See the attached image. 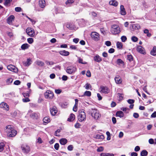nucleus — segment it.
Here are the masks:
<instances>
[{"label":"nucleus","instance_id":"f704fd0d","mask_svg":"<svg viewBox=\"0 0 156 156\" xmlns=\"http://www.w3.org/2000/svg\"><path fill=\"white\" fill-rule=\"evenodd\" d=\"M5 146L4 144L3 143H0V152H2L4 149V147Z\"/></svg>","mask_w":156,"mask_h":156},{"label":"nucleus","instance_id":"0e129e2a","mask_svg":"<svg viewBox=\"0 0 156 156\" xmlns=\"http://www.w3.org/2000/svg\"><path fill=\"white\" fill-rule=\"evenodd\" d=\"M127 102L129 104H133L134 102V101L133 99H129L127 101Z\"/></svg>","mask_w":156,"mask_h":156},{"label":"nucleus","instance_id":"c9c22d12","mask_svg":"<svg viewBox=\"0 0 156 156\" xmlns=\"http://www.w3.org/2000/svg\"><path fill=\"white\" fill-rule=\"evenodd\" d=\"M117 47L118 48H121L122 47V43L121 42H118L116 44Z\"/></svg>","mask_w":156,"mask_h":156},{"label":"nucleus","instance_id":"c756f323","mask_svg":"<svg viewBox=\"0 0 156 156\" xmlns=\"http://www.w3.org/2000/svg\"><path fill=\"white\" fill-rule=\"evenodd\" d=\"M116 115L117 116L122 118L124 116V113L122 111H118L116 112Z\"/></svg>","mask_w":156,"mask_h":156},{"label":"nucleus","instance_id":"cd10ccee","mask_svg":"<svg viewBox=\"0 0 156 156\" xmlns=\"http://www.w3.org/2000/svg\"><path fill=\"white\" fill-rule=\"evenodd\" d=\"M35 63L37 65L40 66H42L44 65V63L43 62L40 60L37 61Z\"/></svg>","mask_w":156,"mask_h":156},{"label":"nucleus","instance_id":"c03bdc74","mask_svg":"<svg viewBox=\"0 0 156 156\" xmlns=\"http://www.w3.org/2000/svg\"><path fill=\"white\" fill-rule=\"evenodd\" d=\"M13 79L12 78H9L6 80V83L8 84H9L12 83L13 81Z\"/></svg>","mask_w":156,"mask_h":156},{"label":"nucleus","instance_id":"2eb2a0df","mask_svg":"<svg viewBox=\"0 0 156 156\" xmlns=\"http://www.w3.org/2000/svg\"><path fill=\"white\" fill-rule=\"evenodd\" d=\"M137 51L141 54L144 55L146 54L144 49L140 46H137Z\"/></svg>","mask_w":156,"mask_h":156},{"label":"nucleus","instance_id":"f3484780","mask_svg":"<svg viewBox=\"0 0 156 156\" xmlns=\"http://www.w3.org/2000/svg\"><path fill=\"white\" fill-rule=\"evenodd\" d=\"M115 80L116 83L117 84H120L122 82V78L119 76H117L115 77Z\"/></svg>","mask_w":156,"mask_h":156},{"label":"nucleus","instance_id":"864d4df0","mask_svg":"<svg viewBox=\"0 0 156 156\" xmlns=\"http://www.w3.org/2000/svg\"><path fill=\"white\" fill-rule=\"evenodd\" d=\"M127 59L130 61L133 60V56L131 55H128L127 56Z\"/></svg>","mask_w":156,"mask_h":156},{"label":"nucleus","instance_id":"a211bd4d","mask_svg":"<svg viewBox=\"0 0 156 156\" xmlns=\"http://www.w3.org/2000/svg\"><path fill=\"white\" fill-rule=\"evenodd\" d=\"M94 59L95 61L98 62H100L102 61L101 58L98 55H96L94 57Z\"/></svg>","mask_w":156,"mask_h":156},{"label":"nucleus","instance_id":"72a5a7b5","mask_svg":"<svg viewBox=\"0 0 156 156\" xmlns=\"http://www.w3.org/2000/svg\"><path fill=\"white\" fill-rule=\"evenodd\" d=\"M147 152L145 150L142 151L140 153L141 156H147Z\"/></svg>","mask_w":156,"mask_h":156},{"label":"nucleus","instance_id":"5fc2aeb1","mask_svg":"<svg viewBox=\"0 0 156 156\" xmlns=\"http://www.w3.org/2000/svg\"><path fill=\"white\" fill-rule=\"evenodd\" d=\"M12 0H5V2L4 4L5 5H7L8 4L10 3Z\"/></svg>","mask_w":156,"mask_h":156},{"label":"nucleus","instance_id":"c85d7f7f","mask_svg":"<svg viewBox=\"0 0 156 156\" xmlns=\"http://www.w3.org/2000/svg\"><path fill=\"white\" fill-rule=\"evenodd\" d=\"M100 156H114V155L112 153H102L101 154Z\"/></svg>","mask_w":156,"mask_h":156},{"label":"nucleus","instance_id":"13d9d810","mask_svg":"<svg viewBox=\"0 0 156 156\" xmlns=\"http://www.w3.org/2000/svg\"><path fill=\"white\" fill-rule=\"evenodd\" d=\"M156 117V112H154L151 115V118H154Z\"/></svg>","mask_w":156,"mask_h":156},{"label":"nucleus","instance_id":"4d7b16f0","mask_svg":"<svg viewBox=\"0 0 156 156\" xmlns=\"http://www.w3.org/2000/svg\"><path fill=\"white\" fill-rule=\"evenodd\" d=\"M37 142L39 144H41L42 143L43 141L40 137H38L37 139Z\"/></svg>","mask_w":156,"mask_h":156},{"label":"nucleus","instance_id":"39448f33","mask_svg":"<svg viewBox=\"0 0 156 156\" xmlns=\"http://www.w3.org/2000/svg\"><path fill=\"white\" fill-rule=\"evenodd\" d=\"M21 148L23 152L26 154L28 153L30 151V147L26 144L22 145Z\"/></svg>","mask_w":156,"mask_h":156},{"label":"nucleus","instance_id":"7ed1b4c3","mask_svg":"<svg viewBox=\"0 0 156 156\" xmlns=\"http://www.w3.org/2000/svg\"><path fill=\"white\" fill-rule=\"evenodd\" d=\"M86 115L85 112L82 110L79 111V113L78 115V120L80 122L84 121L86 120Z\"/></svg>","mask_w":156,"mask_h":156},{"label":"nucleus","instance_id":"774afa93","mask_svg":"<svg viewBox=\"0 0 156 156\" xmlns=\"http://www.w3.org/2000/svg\"><path fill=\"white\" fill-rule=\"evenodd\" d=\"M68 77L67 76L65 75H63L62 77V80L64 81L66 80H67Z\"/></svg>","mask_w":156,"mask_h":156},{"label":"nucleus","instance_id":"603ef678","mask_svg":"<svg viewBox=\"0 0 156 156\" xmlns=\"http://www.w3.org/2000/svg\"><path fill=\"white\" fill-rule=\"evenodd\" d=\"M54 148L56 150H58L59 148V145L58 143H56L54 145Z\"/></svg>","mask_w":156,"mask_h":156},{"label":"nucleus","instance_id":"aec40b11","mask_svg":"<svg viewBox=\"0 0 156 156\" xmlns=\"http://www.w3.org/2000/svg\"><path fill=\"white\" fill-rule=\"evenodd\" d=\"M109 4L110 5H112L116 7L118 5V2L115 0H112L110 1L109 2Z\"/></svg>","mask_w":156,"mask_h":156},{"label":"nucleus","instance_id":"8fccbe9b","mask_svg":"<svg viewBox=\"0 0 156 156\" xmlns=\"http://www.w3.org/2000/svg\"><path fill=\"white\" fill-rule=\"evenodd\" d=\"M27 18L33 24H34L36 23V21L34 20H33L28 16H27Z\"/></svg>","mask_w":156,"mask_h":156},{"label":"nucleus","instance_id":"79ce46f5","mask_svg":"<svg viewBox=\"0 0 156 156\" xmlns=\"http://www.w3.org/2000/svg\"><path fill=\"white\" fill-rule=\"evenodd\" d=\"M28 42L30 44H32L34 42L33 39L32 38H29L27 39Z\"/></svg>","mask_w":156,"mask_h":156},{"label":"nucleus","instance_id":"9d476101","mask_svg":"<svg viewBox=\"0 0 156 156\" xmlns=\"http://www.w3.org/2000/svg\"><path fill=\"white\" fill-rule=\"evenodd\" d=\"M7 68L9 70L15 73H17L18 71L17 68L12 65L8 66Z\"/></svg>","mask_w":156,"mask_h":156},{"label":"nucleus","instance_id":"2f4dec72","mask_svg":"<svg viewBox=\"0 0 156 156\" xmlns=\"http://www.w3.org/2000/svg\"><path fill=\"white\" fill-rule=\"evenodd\" d=\"M151 54L154 56L156 55V47H154L151 51Z\"/></svg>","mask_w":156,"mask_h":156},{"label":"nucleus","instance_id":"b1692460","mask_svg":"<svg viewBox=\"0 0 156 156\" xmlns=\"http://www.w3.org/2000/svg\"><path fill=\"white\" fill-rule=\"evenodd\" d=\"M39 5L42 8H44L45 5V2L44 0H40L39 1Z\"/></svg>","mask_w":156,"mask_h":156},{"label":"nucleus","instance_id":"423d86ee","mask_svg":"<svg viewBox=\"0 0 156 156\" xmlns=\"http://www.w3.org/2000/svg\"><path fill=\"white\" fill-rule=\"evenodd\" d=\"M26 32L27 34L31 37H34L35 35L34 30L31 28L28 27L26 30Z\"/></svg>","mask_w":156,"mask_h":156},{"label":"nucleus","instance_id":"393cba45","mask_svg":"<svg viewBox=\"0 0 156 156\" xmlns=\"http://www.w3.org/2000/svg\"><path fill=\"white\" fill-rule=\"evenodd\" d=\"M60 144L62 145H65L67 142V140L66 138H62L60 140Z\"/></svg>","mask_w":156,"mask_h":156},{"label":"nucleus","instance_id":"de8ad7c7","mask_svg":"<svg viewBox=\"0 0 156 156\" xmlns=\"http://www.w3.org/2000/svg\"><path fill=\"white\" fill-rule=\"evenodd\" d=\"M73 145H70L68 146L67 149L69 151H72L73 150Z\"/></svg>","mask_w":156,"mask_h":156},{"label":"nucleus","instance_id":"0eeeda50","mask_svg":"<svg viewBox=\"0 0 156 156\" xmlns=\"http://www.w3.org/2000/svg\"><path fill=\"white\" fill-rule=\"evenodd\" d=\"M76 70L75 67L73 66H70L67 67L66 72L69 74H72L75 73Z\"/></svg>","mask_w":156,"mask_h":156},{"label":"nucleus","instance_id":"ddd939ff","mask_svg":"<svg viewBox=\"0 0 156 156\" xmlns=\"http://www.w3.org/2000/svg\"><path fill=\"white\" fill-rule=\"evenodd\" d=\"M0 108H4L7 111H8L9 110V106L4 102H2L0 104Z\"/></svg>","mask_w":156,"mask_h":156},{"label":"nucleus","instance_id":"338daca9","mask_svg":"<svg viewBox=\"0 0 156 156\" xmlns=\"http://www.w3.org/2000/svg\"><path fill=\"white\" fill-rule=\"evenodd\" d=\"M20 83V82L19 80H16L15 81L14 83V84L16 85H18Z\"/></svg>","mask_w":156,"mask_h":156},{"label":"nucleus","instance_id":"e433bc0d","mask_svg":"<svg viewBox=\"0 0 156 156\" xmlns=\"http://www.w3.org/2000/svg\"><path fill=\"white\" fill-rule=\"evenodd\" d=\"M121 109L123 111L125 112L126 113H128L129 111V109L127 108H122Z\"/></svg>","mask_w":156,"mask_h":156},{"label":"nucleus","instance_id":"052dcab7","mask_svg":"<svg viewBox=\"0 0 156 156\" xmlns=\"http://www.w3.org/2000/svg\"><path fill=\"white\" fill-rule=\"evenodd\" d=\"M115 51V50L114 48H110L108 51V52L110 53H112Z\"/></svg>","mask_w":156,"mask_h":156},{"label":"nucleus","instance_id":"58836bf2","mask_svg":"<svg viewBox=\"0 0 156 156\" xmlns=\"http://www.w3.org/2000/svg\"><path fill=\"white\" fill-rule=\"evenodd\" d=\"M117 63L119 65H123L124 62L120 59H119L117 60Z\"/></svg>","mask_w":156,"mask_h":156},{"label":"nucleus","instance_id":"a878e982","mask_svg":"<svg viewBox=\"0 0 156 156\" xmlns=\"http://www.w3.org/2000/svg\"><path fill=\"white\" fill-rule=\"evenodd\" d=\"M74 0H67L65 2L66 6L67 7H69L71 6L72 3H74Z\"/></svg>","mask_w":156,"mask_h":156},{"label":"nucleus","instance_id":"a19ab883","mask_svg":"<svg viewBox=\"0 0 156 156\" xmlns=\"http://www.w3.org/2000/svg\"><path fill=\"white\" fill-rule=\"evenodd\" d=\"M154 101V100L153 99H152V100H148V101H147V100H145L144 101H146V102H144V103L145 104H146V105H147L148 104H150V103H152V102H153Z\"/></svg>","mask_w":156,"mask_h":156},{"label":"nucleus","instance_id":"3c124183","mask_svg":"<svg viewBox=\"0 0 156 156\" xmlns=\"http://www.w3.org/2000/svg\"><path fill=\"white\" fill-rule=\"evenodd\" d=\"M11 115L13 117H16L17 115V112L16 111H14L11 113Z\"/></svg>","mask_w":156,"mask_h":156},{"label":"nucleus","instance_id":"9b49d317","mask_svg":"<svg viewBox=\"0 0 156 156\" xmlns=\"http://www.w3.org/2000/svg\"><path fill=\"white\" fill-rule=\"evenodd\" d=\"M28 114L31 118L33 119H37L38 118V114L35 112H32V111L31 110L29 111Z\"/></svg>","mask_w":156,"mask_h":156},{"label":"nucleus","instance_id":"09e8293b","mask_svg":"<svg viewBox=\"0 0 156 156\" xmlns=\"http://www.w3.org/2000/svg\"><path fill=\"white\" fill-rule=\"evenodd\" d=\"M60 129H58L55 132V135L56 136H59V135L58 134V133L60 132Z\"/></svg>","mask_w":156,"mask_h":156},{"label":"nucleus","instance_id":"69168bd1","mask_svg":"<svg viewBox=\"0 0 156 156\" xmlns=\"http://www.w3.org/2000/svg\"><path fill=\"white\" fill-rule=\"evenodd\" d=\"M21 9L20 7H17L15 8V10L16 12H19L21 11Z\"/></svg>","mask_w":156,"mask_h":156},{"label":"nucleus","instance_id":"1a4fd4ad","mask_svg":"<svg viewBox=\"0 0 156 156\" xmlns=\"http://www.w3.org/2000/svg\"><path fill=\"white\" fill-rule=\"evenodd\" d=\"M99 34L96 32H92L91 34V36L92 38L96 41L99 40Z\"/></svg>","mask_w":156,"mask_h":156},{"label":"nucleus","instance_id":"5701e85b","mask_svg":"<svg viewBox=\"0 0 156 156\" xmlns=\"http://www.w3.org/2000/svg\"><path fill=\"white\" fill-rule=\"evenodd\" d=\"M75 119V115L73 113H71L69 115V117L68 119L67 120L69 122H72Z\"/></svg>","mask_w":156,"mask_h":156},{"label":"nucleus","instance_id":"a18cd8bd","mask_svg":"<svg viewBox=\"0 0 156 156\" xmlns=\"http://www.w3.org/2000/svg\"><path fill=\"white\" fill-rule=\"evenodd\" d=\"M104 149V147L102 146H101L98 147L97 150L98 152H100L103 151Z\"/></svg>","mask_w":156,"mask_h":156},{"label":"nucleus","instance_id":"4468645a","mask_svg":"<svg viewBox=\"0 0 156 156\" xmlns=\"http://www.w3.org/2000/svg\"><path fill=\"white\" fill-rule=\"evenodd\" d=\"M15 17L13 15H11L7 19V23L9 24H12L13 21L14 20Z\"/></svg>","mask_w":156,"mask_h":156},{"label":"nucleus","instance_id":"4c0bfd02","mask_svg":"<svg viewBox=\"0 0 156 156\" xmlns=\"http://www.w3.org/2000/svg\"><path fill=\"white\" fill-rule=\"evenodd\" d=\"M95 138L96 139H103L104 138V136L103 135H100L99 134H97L95 136Z\"/></svg>","mask_w":156,"mask_h":156},{"label":"nucleus","instance_id":"6e6552de","mask_svg":"<svg viewBox=\"0 0 156 156\" xmlns=\"http://www.w3.org/2000/svg\"><path fill=\"white\" fill-rule=\"evenodd\" d=\"M100 92L102 93L106 94L109 92V90L107 87L101 86L100 87Z\"/></svg>","mask_w":156,"mask_h":156},{"label":"nucleus","instance_id":"7c9ffc66","mask_svg":"<svg viewBox=\"0 0 156 156\" xmlns=\"http://www.w3.org/2000/svg\"><path fill=\"white\" fill-rule=\"evenodd\" d=\"M91 95V93L90 91H86L84 93L83 95L81 96V97H84L87 96V97H90Z\"/></svg>","mask_w":156,"mask_h":156},{"label":"nucleus","instance_id":"412c9836","mask_svg":"<svg viewBox=\"0 0 156 156\" xmlns=\"http://www.w3.org/2000/svg\"><path fill=\"white\" fill-rule=\"evenodd\" d=\"M59 53L61 55L66 56L68 55L69 54V52L65 50L60 51Z\"/></svg>","mask_w":156,"mask_h":156},{"label":"nucleus","instance_id":"4be33fe9","mask_svg":"<svg viewBox=\"0 0 156 156\" xmlns=\"http://www.w3.org/2000/svg\"><path fill=\"white\" fill-rule=\"evenodd\" d=\"M32 62V61L31 59H27L26 62H23V64L25 66H28L31 64Z\"/></svg>","mask_w":156,"mask_h":156},{"label":"nucleus","instance_id":"6e6d98bb","mask_svg":"<svg viewBox=\"0 0 156 156\" xmlns=\"http://www.w3.org/2000/svg\"><path fill=\"white\" fill-rule=\"evenodd\" d=\"M105 44L108 46H109L111 45V43L110 41H107L105 42Z\"/></svg>","mask_w":156,"mask_h":156},{"label":"nucleus","instance_id":"dca6fc26","mask_svg":"<svg viewBox=\"0 0 156 156\" xmlns=\"http://www.w3.org/2000/svg\"><path fill=\"white\" fill-rule=\"evenodd\" d=\"M51 113L52 115H55L57 112V108L55 107H53L50 110Z\"/></svg>","mask_w":156,"mask_h":156},{"label":"nucleus","instance_id":"f03ea898","mask_svg":"<svg viewBox=\"0 0 156 156\" xmlns=\"http://www.w3.org/2000/svg\"><path fill=\"white\" fill-rule=\"evenodd\" d=\"M110 31L113 34H117L120 32V28L118 25L113 24L111 26Z\"/></svg>","mask_w":156,"mask_h":156},{"label":"nucleus","instance_id":"49530a36","mask_svg":"<svg viewBox=\"0 0 156 156\" xmlns=\"http://www.w3.org/2000/svg\"><path fill=\"white\" fill-rule=\"evenodd\" d=\"M121 38L122 41L123 42H125L127 40L126 37L124 36H122Z\"/></svg>","mask_w":156,"mask_h":156},{"label":"nucleus","instance_id":"bf43d9fd","mask_svg":"<svg viewBox=\"0 0 156 156\" xmlns=\"http://www.w3.org/2000/svg\"><path fill=\"white\" fill-rule=\"evenodd\" d=\"M80 126H81V125L79 123H77L75 125V127L76 128H80Z\"/></svg>","mask_w":156,"mask_h":156},{"label":"nucleus","instance_id":"20e7f679","mask_svg":"<svg viewBox=\"0 0 156 156\" xmlns=\"http://www.w3.org/2000/svg\"><path fill=\"white\" fill-rule=\"evenodd\" d=\"M91 115L95 119L97 120L101 117L99 111L96 109H92L91 111Z\"/></svg>","mask_w":156,"mask_h":156},{"label":"nucleus","instance_id":"f8f14e48","mask_svg":"<svg viewBox=\"0 0 156 156\" xmlns=\"http://www.w3.org/2000/svg\"><path fill=\"white\" fill-rule=\"evenodd\" d=\"M45 98H52L54 96L53 92L50 90H48L44 94Z\"/></svg>","mask_w":156,"mask_h":156},{"label":"nucleus","instance_id":"473e14b6","mask_svg":"<svg viewBox=\"0 0 156 156\" xmlns=\"http://www.w3.org/2000/svg\"><path fill=\"white\" fill-rule=\"evenodd\" d=\"M43 121L44 123H47L50 121V119L48 117H45L43 119Z\"/></svg>","mask_w":156,"mask_h":156},{"label":"nucleus","instance_id":"37998d69","mask_svg":"<svg viewBox=\"0 0 156 156\" xmlns=\"http://www.w3.org/2000/svg\"><path fill=\"white\" fill-rule=\"evenodd\" d=\"M85 87L86 89L87 90H88L91 87V85L88 83H86L85 86Z\"/></svg>","mask_w":156,"mask_h":156},{"label":"nucleus","instance_id":"bb28decb","mask_svg":"<svg viewBox=\"0 0 156 156\" xmlns=\"http://www.w3.org/2000/svg\"><path fill=\"white\" fill-rule=\"evenodd\" d=\"M30 45L27 43L24 44H22L21 46V48L22 50H25L28 49Z\"/></svg>","mask_w":156,"mask_h":156},{"label":"nucleus","instance_id":"6ab92c4d","mask_svg":"<svg viewBox=\"0 0 156 156\" xmlns=\"http://www.w3.org/2000/svg\"><path fill=\"white\" fill-rule=\"evenodd\" d=\"M120 13L122 15H125L126 14V12L123 5H121L120 7Z\"/></svg>","mask_w":156,"mask_h":156},{"label":"nucleus","instance_id":"ea45409f","mask_svg":"<svg viewBox=\"0 0 156 156\" xmlns=\"http://www.w3.org/2000/svg\"><path fill=\"white\" fill-rule=\"evenodd\" d=\"M78 62L79 63H81L82 64H85L87 63L86 62H83V59L80 57L78 58Z\"/></svg>","mask_w":156,"mask_h":156},{"label":"nucleus","instance_id":"680f3d73","mask_svg":"<svg viewBox=\"0 0 156 156\" xmlns=\"http://www.w3.org/2000/svg\"><path fill=\"white\" fill-rule=\"evenodd\" d=\"M55 93L57 94H60L62 92V90L60 89H56L55 90Z\"/></svg>","mask_w":156,"mask_h":156},{"label":"nucleus","instance_id":"e2e57ef3","mask_svg":"<svg viewBox=\"0 0 156 156\" xmlns=\"http://www.w3.org/2000/svg\"><path fill=\"white\" fill-rule=\"evenodd\" d=\"M86 75L88 77H90L91 76L90 71L89 70L87 71Z\"/></svg>","mask_w":156,"mask_h":156},{"label":"nucleus","instance_id":"f257e3e1","mask_svg":"<svg viewBox=\"0 0 156 156\" xmlns=\"http://www.w3.org/2000/svg\"><path fill=\"white\" fill-rule=\"evenodd\" d=\"M7 135L9 137L15 136L17 134V131L11 125H8L6 127L5 130Z\"/></svg>","mask_w":156,"mask_h":156}]
</instances>
